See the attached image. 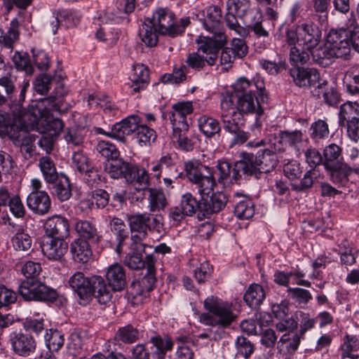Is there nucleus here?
I'll list each match as a JSON object with an SVG mask.
<instances>
[{
  "mask_svg": "<svg viewBox=\"0 0 359 359\" xmlns=\"http://www.w3.org/2000/svg\"><path fill=\"white\" fill-rule=\"evenodd\" d=\"M237 114H255V124L261 126L260 117L264 114L265 105L269 103L270 97L262 78L255 76L252 79L239 78L233 85Z\"/></svg>",
  "mask_w": 359,
  "mask_h": 359,
  "instance_id": "f257e3e1",
  "label": "nucleus"
},
{
  "mask_svg": "<svg viewBox=\"0 0 359 359\" xmlns=\"http://www.w3.org/2000/svg\"><path fill=\"white\" fill-rule=\"evenodd\" d=\"M20 271L25 277L18 287L19 294L23 299L55 304L59 308L66 306L67 298L37 278L41 271L39 263L27 261L21 266Z\"/></svg>",
  "mask_w": 359,
  "mask_h": 359,
  "instance_id": "f03ea898",
  "label": "nucleus"
},
{
  "mask_svg": "<svg viewBox=\"0 0 359 359\" xmlns=\"http://www.w3.org/2000/svg\"><path fill=\"white\" fill-rule=\"evenodd\" d=\"M278 163L276 153L268 148H259L253 152H243L241 159L233 164V180L241 185L252 177L259 180L264 174L272 172Z\"/></svg>",
  "mask_w": 359,
  "mask_h": 359,
  "instance_id": "7ed1b4c3",
  "label": "nucleus"
},
{
  "mask_svg": "<svg viewBox=\"0 0 359 359\" xmlns=\"http://www.w3.org/2000/svg\"><path fill=\"white\" fill-rule=\"evenodd\" d=\"M68 107L64 104L62 99L55 97H48L38 100L32 106L29 121L37 128H41L46 132L57 137L64 129L65 123L62 119L54 117V113L66 114Z\"/></svg>",
  "mask_w": 359,
  "mask_h": 359,
  "instance_id": "20e7f679",
  "label": "nucleus"
},
{
  "mask_svg": "<svg viewBox=\"0 0 359 359\" xmlns=\"http://www.w3.org/2000/svg\"><path fill=\"white\" fill-rule=\"evenodd\" d=\"M203 308L206 312L199 314L198 320L206 326L227 329L238 318L233 304L217 296L210 295L205 298Z\"/></svg>",
  "mask_w": 359,
  "mask_h": 359,
  "instance_id": "39448f33",
  "label": "nucleus"
},
{
  "mask_svg": "<svg viewBox=\"0 0 359 359\" xmlns=\"http://www.w3.org/2000/svg\"><path fill=\"white\" fill-rule=\"evenodd\" d=\"M322 38V30L312 21L296 24L285 30V41L288 45H299L306 50L317 47Z\"/></svg>",
  "mask_w": 359,
  "mask_h": 359,
  "instance_id": "423d86ee",
  "label": "nucleus"
},
{
  "mask_svg": "<svg viewBox=\"0 0 359 359\" xmlns=\"http://www.w3.org/2000/svg\"><path fill=\"white\" fill-rule=\"evenodd\" d=\"M149 20L156 26L159 34L172 38L182 35L191 23L189 17L177 20L175 13L168 7L156 8Z\"/></svg>",
  "mask_w": 359,
  "mask_h": 359,
  "instance_id": "0eeeda50",
  "label": "nucleus"
},
{
  "mask_svg": "<svg viewBox=\"0 0 359 359\" xmlns=\"http://www.w3.org/2000/svg\"><path fill=\"white\" fill-rule=\"evenodd\" d=\"M323 166L330 181L338 187H344L346 172L349 164L344 161L342 148L335 143L327 145L323 151Z\"/></svg>",
  "mask_w": 359,
  "mask_h": 359,
  "instance_id": "6e6552de",
  "label": "nucleus"
},
{
  "mask_svg": "<svg viewBox=\"0 0 359 359\" xmlns=\"http://www.w3.org/2000/svg\"><path fill=\"white\" fill-rule=\"evenodd\" d=\"M127 220L131 231L130 240L142 243L148 231L161 233L163 231V217L161 215L136 213L127 215Z\"/></svg>",
  "mask_w": 359,
  "mask_h": 359,
  "instance_id": "1a4fd4ad",
  "label": "nucleus"
},
{
  "mask_svg": "<svg viewBox=\"0 0 359 359\" xmlns=\"http://www.w3.org/2000/svg\"><path fill=\"white\" fill-rule=\"evenodd\" d=\"M197 51L189 53L187 57V66L195 71H201L206 65L213 66L218 58V54L222 48L213 44L208 38L200 35L196 39Z\"/></svg>",
  "mask_w": 359,
  "mask_h": 359,
  "instance_id": "9d476101",
  "label": "nucleus"
},
{
  "mask_svg": "<svg viewBox=\"0 0 359 359\" xmlns=\"http://www.w3.org/2000/svg\"><path fill=\"white\" fill-rule=\"evenodd\" d=\"M198 18L203 27L212 34L204 36L208 38L212 43L222 47L227 43V36L222 22V11L219 6H208L205 11L198 15Z\"/></svg>",
  "mask_w": 359,
  "mask_h": 359,
  "instance_id": "9b49d317",
  "label": "nucleus"
},
{
  "mask_svg": "<svg viewBox=\"0 0 359 359\" xmlns=\"http://www.w3.org/2000/svg\"><path fill=\"white\" fill-rule=\"evenodd\" d=\"M185 175L188 180L198 186V191L204 194L212 190L216 185L212 168L196 160L184 163Z\"/></svg>",
  "mask_w": 359,
  "mask_h": 359,
  "instance_id": "f8f14e48",
  "label": "nucleus"
},
{
  "mask_svg": "<svg viewBox=\"0 0 359 359\" xmlns=\"http://www.w3.org/2000/svg\"><path fill=\"white\" fill-rule=\"evenodd\" d=\"M304 154L306 161L311 168L304 172L299 182L291 184L292 190L299 193L306 192L312 188L320 176L319 171L316 168L321 164L323 165L324 163L323 154H321L316 148L307 149Z\"/></svg>",
  "mask_w": 359,
  "mask_h": 359,
  "instance_id": "ddd939ff",
  "label": "nucleus"
},
{
  "mask_svg": "<svg viewBox=\"0 0 359 359\" xmlns=\"http://www.w3.org/2000/svg\"><path fill=\"white\" fill-rule=\"evenodd\" d=\"M221 121L224 130L230 135L229 146L232 148L246 142L250 133L245 130V124L241 114L233 111L230 114L222 113Z\"/></svg>",
  "mask_w": 359,
  "mask_h": 359,
  "instance_id": "4468645a",
  "label": "nucleus"
},
{
  "mask_svg": "<svg viewBox=\"0 0 359 359\" xmlns=\"http://www.w3.org/2000/svg\"><path fill=\"white\" fill-rule=\"evenodd\" d=\"M116 8L118 13L112 11L102 10L97 12L93 18V23L100 25L102 24H119L126 19V15L133 13L135 8V0H117Z\"/></svg>",
  "mask_w": 359,
  "mask_h": 359,
  "instance_id": "2eb2a0df",
  "label": "nucleus"
},
{
  "mask_svg": "<svg viewBox=\"0 0 359 359\" xmlns=\"http://www.w3.org/2000/svg\"><path fill=\"white\" fill-rule=\"evenodd\" d=\"M8 343L13 352L20 357H29L36 349L37 341L31 334L22 330L13 331L9 334Z\"/></svg>",
  "mask_w": 359,
  "mask_h": 359,
  "instance_id": "dca6fc26",
  "label": "nucleus"
},
{
  "mask_svg": "<svg viewBox=\"0 0 359 359\" xmlns=\"http://www.w3.org/2000/svg\"><path fill=\"white\" fill-rule=\"evenodd\" d=\"M348 33L350 30L346 28L332 29L327 36V42L337 58H349L352 45Z\"/></svg>",
  "mask_w": 359,
  "mask_h": 359,
  "instance_id": "f3484780",
  "label": "nucleus"
},
{
  "mask_svg": "<svg viewBox=\"0 0 359 359\" xmlns=\"http://www.w3.org/2000/svg\"><path fill=\"white\" fill-rule=\"evenodd\" d=\"M104 171L113 180L131 181L134 179L135 164L121 156L113 161L103 163Z\"/></svg>",
  "mask_w": 359,
  "mask_h": 359,
  "instance_id": "a211bd4d",
  "label": "nucleus"
},
{
  "mask_svg": "<svg viewBox=\"0 0 359 359\" xmlns=\"http://www.w3.org/2000/svg\"><path fill=\"white\" fill-rule=\"evenodd\" d=\"M202 196L203 213L201 216L210 218L212 215L217 214L222 210L229 201L228 195L224 191H213L212 190L198 192Z\"/></svg>",
  "mask_w": 359,
  "mask_h": 359,
  "instance_id": "6ab92c4d",
  "label": "nucleus"
},
{
  "mask_svg": "<svg viewBox=\"0 0 359 359\" xmlns=\"http://www.w3.org/2000/svg\"><path fill=\"white\" fill-rule=\"evenodd\" d=\"M290 76L295 86L303 88H314L321 83L319 72L312 67H292L289 70Z\"/></svg>",
  "mask_w": 359,
  "mask_h": 359,
  "instance_id": "aec40b11",
  "label": "nucleus"
},
{
  "mask_svg": "<svg viewBox=\"0 0 359 359\" xmlns=\"http://www.w3.org/2000/svg\"><path fill=\"white\" fill-rule=\"evenodd\" d=\"M140 123V117L138 115H130L115 123L111 126L112 139L126 144V137L135 132Z\"/></svg>",
  "mask_w": 359,
  "mask_h": 359,
  "instance_id": "412c9836",
  "label": "nucleus"
},
{
  "mask_svg": "<svg viewBox=\"0 0 359 359\" xmlns=\"http://www.w3.org/2000/svg\"><path fill=\"white\" fill-rule=\"evenodd\" d=\"M45 238L66 239L69 236V219L61 215L48 217L44 223Z\"/></svg>",
  "mask_w": 359,
  "mask_h": 359,
  "instance_id": "4be33fe9",
  "label": "nucleus"
},
{
  "mask_svg": "<svg viewBox=\"0 0 359 359\" xmlns=\"http://www.w3.org/2000/svg\"><path fill=\"white\" fill-rule=\"evenodd\" d=\"M156 258L154 255L149 254L147 258V273L137 283L138 288L136 290L135 296L147 297L149 293L154 290L156 282L155 264Z\"/></svg>",
  "mask_w": 359,
  "mask_h": 359,
  "instance_id": "5701e85b",
  "label": "nucleus"
},
{
  "mask_svg": "<svg viewBox=\"0 0 359 359\" xmlns=\"http://www.w3.org/2000/svg\"><path fill=\"white\" fill-rule=\"evenodd\" d=\"M41 248L48 259L57 261L61 259L67 252L68 243L62 238H43Z\"/></svg>",
  "mask_w": 359,
  "mask_h": 359,
  "instance_id": "b1692460",
  "label": "nucleus"
},
{
  "mask_svg": "<svg viewBox=\"0 0 359 359\" xmlns=\"http://www.w3.org/2000/svg\"><path fill=\"white\" fill-rule=\"evenodd\" d=\"M306 273L304 270L301 269L298 265L296 267H292L290 271H285L280 270H276L273 274V281L278 285L282 287H290V281L291 277L294 276L295 283L298 285L310 287L311 283L307 280L303 279L305 277Z\"/></svg>",
  "mask_w": 359,
  "mask_h": 359,
  "instance_id": "393cba45",
  "label": "nucleus"
},
{
  "mask_svg": "<svg viewBox=\"0 0 359 359\" xmlns=\"http://www.w3.org/2000/svg\"><path fill=\"white\" fill-rule=\"evenodd\" d=\"M311 93L318 98H320L322 95L323 102L328 107L337 108L341 102V93L338 89L333 86L328 85L327 80H323L321 83H319L311 90Z\"/></svg>",
  "mask_w": 359,
  "mask_h": 359,
  "instance_id": "a878e982",
  "label": "nucleus"
},
{
  "mask_svg": "<svg viewBox=\"0 0 359 359\" xmlns=\"http://www.w3.org/2000/svg\"><path fill=\"white\" fill-rule=\"evenodd\" d=\"M90 285V300L94 297L100 304H106L111 301L113 290L102 276H91Z\"/></svg>",
  "mask_w": 359,
  "mask_h": 359,
  "instance_id": "bb28decb",
  "label": "nucleus"
},
{
  "mask_svg": "<svg viewBox=\"0 0 359 359\" xmlns=\"http://www.w3.org/2000/svg\"><path fill=\"white\" fill-rule=\"evenodd\" d=\"M27 207L35 214L44 215L47 214L51 206L49 195L45 191H32L27 197Z\"/></svg>",
  "mask_w": 359,
  "mask_h": 359,
  "instance_id": "cd10ccee",
  "label": "nucleus"
},
{
  "mask_svg": "<svg viewBox=\"0 0 359 359\" xmlns=\"http://www.w3.org/2000/svg\"><path fill=\"white\" fill-rule=\"evenodd\" d=\"M105 277L107 283L114 292L122 291L127 285L126 269L118 263H114L107 267Z\"/></svg>",
  "mask_w": 359,
  "mask_h": 359,
  "instance_id": "c85d7f7f",
  "label": "nucleus"
},
{
  "mask_svg": "<svg viewBox=\"0 0 359 359\" xmlns=\"http://www.w3.org/2000/svg\"><path fill=\"white\" fill-rule=\"evenodd\" d=\"M146 245L143 243H137L131 241L130 250L124 259V264L128 266V268L133 270H140L147 268V258L148 255H146L145 259L142 258V253L145 250Z\"/></svg>",
  "mask_w": 359,
  "mask_h": 359,
  "instance_id": "c756f323",
  "label": "nucleus"
},
{
  "mask_svg": "<svg viewBox=\"0 0 359 359\" xmlns=\"http://www.w3.org/2000/svg\"><path fill=\"white\" fill-rule=\"evenodd\" d=\"M148 344H152L150 348L151 351H149L150 357L152 359H165L168 351H172L174 346V343L169 336L162 337L158 334L151 336Z\"/></svg>",
  "mask_w": 359,
  "mask_h": 359,
  "instance_id": "7c9ffc66",
  "label": "nucleus"
},
{
  "mask_svg": "<svg viewBox=\"0 0 359 359\" xmlns=\"http://www.w3.org/2000/svg\"><path fill=\"white\" fill-rule=\"evenodd\" d=\"M74 229L79 236L78 238L86 240L92 245L98 244L102 238L96 225L87 219L77 220L74 224Z\"/></svg>",
  "mask_w": 359,
  "mask_h": 359,
  "instance_id": "2f4dec72",
  "label": "nucleus"
},
{
  "mask_svg": "<svg viewBox=\"0 0 359 359\" xmlns=\"http://www.w3.org/2000/svg\"><path fill=\"white\" fill-rule=\"evenodd\" d=\"M69 286L77 294L81 301L80 304H86L90 301V278H87L82 272H76L69 280Z\"/></svg>",
  "mask_w": 359,
  "mask_h": 359,
  "instance_id": "473e14b6",
  "label": "nucleus"
},
{
  "mask_svg": "<svg viewBox=\"0 0 359 359\" xmlns=\"http://www.w3.org/2000/svg\"><path fill=\"white\" fill-rule=\"evenodd\" d=\"M91 243L83 238H76L70 244V253L75 262L87 263L93 255Z\"/></svg>",
  "mask_w": 359,
  "mask_h": 359,
  "instance_id": "72a5a7b5",
  "label": "nucleus"
},
{
  "mask_svg": "<svg viewBox=\"0 0 359 359\" xmlns=\"http://www.w3.org/2000/svg\"><path fill=\"white\" fill-rule=\"evenodd\" d=\"M266 299L263 287L258 283H251L243 294L245 303L252 309L257 310Z\"/></svg>",
  "mask_w": 359,
  "mask_h": 359,
  "instance_id": "f704fd0d",
  "label": "nucleus"
},
{
  "mask_svg": "<svg viewBox=\"0 0 359 359\" xmlns=\"http://www.w3.org/2000/svg\"><path fill=\"white\" fill-rule=\"evenodd\" d=\"M133 73L130 77L133 93L144 90L149 83V69L142 64L133 66Z\"/></svg>",
  "mask_w": 359,
  "mask_h": 359,
  "instance_id": "c9c22d12",
  "label": "nucleus"
},
{
  "mask_svg": "<svg viewBox=\"0 0 359 359\" xmlns=\"http://www.w3.org/2000/svg\"><path fill=\"white\" fill-rule=\"evenodd\" d=\"M203 205L202 196H201L200 200H198L189 192L185 193L182 196L180 206H182L184 212L187 217H192L196 215L198 220H203L205 217L201 215L203 213Z\"/></svg>",
  "mask_w": 359,
  "mask_h": 359,
  "instance_id": "e433bc0d",
  "label": "nucleus"
},
{
  "mask_svg": "<svg viewBox=\"0 0 359 359\" xmlns=\"http://www.w3.org/2000/svg\"><path fill=\"white\" fill-rule=\"evenodd\" d=\"M51 194L60 201H66L72 196L71 183L68 177L61 175L54 182L48 184Z\"/></svg>",
  "mask_w": 359,
  "mask_h": 359,
  "instance_id": "4c0bfd02",
  "label": "nucleus"
},
{
  "mask_svg": "<svg viewBox=\"0 0 359 359\" xmlns=\"http://www.w3.org/2000/svg\"><path fill=\"white\" fill-rule=\"evenodd\" d=\"M27 91L24 89H21L18 98L13 100L11 99L9 107L13 116L15 118L18 119L20 122H27L29 121V118H31L29 111L32 107L37 101L32 102L29 105L27 110L23 107V103L25 99V95Z\"/></svg>",
  "mask_w": 359,
  "mask_h": 359,
  "instance_id": "58836bf2",
  "label": "nucleus"
},
{
  "mask_svg": "<svg viewBox=\"0 0 359 359\" xmlns=\"http://www.w3.org/2000/svg\"><path fill=\"white\" fill-rule=\"evenodd\" d=\"M158 32L156 26L150 21L149 18H144L139 29V36L142 41L147 47H154L157 45Z\"/></svg>",
  "mask_w": 359,
  "mask_h": 359,
  "instance_id": "ea45409f",
  "label": "nucleus"
},
{
  "mask_svg": "<svg viewBox=\"0 0 359 359\" xmlns=\"http://www.w3.org/2000/svg\"><path fill=\"white\" fill-rule=\"evenodd\" d=\"M110 229L116 238L117 245L116 251L121 254L124 242L128 238L129 231L123 220L118 217H114L109 222Z\"/></svg>",
  "mask_w": 359,
  "mask_h": 359,
  "instance_id": "a19ab883",
  "label": "nucleus"
},
{
  "mask_svg": "<svg viewBox=\"0 0 359 359\" xmlns=\"http://www.w3.org/2000/svg\"><path fill=\"white\" fill-rule=\"evenodd\" d=\"M198 125L200 131L206 138H212L216 135H219L222 126L219 121L209 116L203 115L198 118Z\"/></svg>",
  "mask_w": 359,
  "mask_h": 359,
  "instance_id": "79ce46f5",
  "label": "nucleus"
},
{
  "mask_svg": "<svg viewBox=\"0 0 359 359\" xmlns=\"http://www.w3.org/2000/svg\"><path fill=\"white\" fill-rule=\"evenodd\" d=\"M86 333L80 329H75L69 335L67 350L69 354L76 356L81 354L87 341Z\"/></svg>",
  "mask_w": 359,
  "mask_h": 359,
  "instance_id": "37998d69",
  "label": "nucleus"
},
{
  "mask_svg": "<svg viewBox=\"0 0 359 359\" xmlns=\"http://www.w3.org/2000/svg\"><path fill=\"white\" fill-rule=\"evenodd\" d=\"M39 137L36 135L29 133L22 126H20L13 137L11 139L15 146H25L27 147L26 151L31 152L33 150V143Z\"/></svg>",
  "mask_w": 359,
  "mask_h": 359,
  "instance_id": "c03bdc74",
  "label": "nucleus"
},
{
  "mask_svg": "<svg viewBox=\"0 0 359 359\" xmlns=\"http://www.w3.org/2000/svg\"><path fill=\"white\" fill-rule=\"evenodd\" d=\"M12 247L15 251L27 252L32 245V238L28 232L19 227L11 239Z\"/></svg>",
  "mask_w": 359,
  "mask_h": 359,
  "instance_id": "a18cd8bd",
  "label": "nucleus"
},
{
  "mask_svg": "<svg viewBox=\"0 0 359 359\" xmlns=\"http://www.w3.org/2000/svg\"><path fill=\"white\" fill-rule=\"evenodd\" d=\"M309 50L311 51L313 62L323 67L327 66L330 60L336 57L330 43L327 41L324 47L317 46Z\"/></svg>",
  "mask_w": 359,
  "mask_h": 359,
  "instance_id": "49530a36",
  "label": "nucleus"
},
{
  "mask_svg": "<svg viewBox=\"0 0 359 359\" xmlns=\"http://www.w3.org/2000/svg\"><path fill=\"white\" fill-rule=\"evenodd\" d=\"M39 166L47 184L54 182L55 180H57L60 177L57 171L54 161L48 156H42L39 158Z\"/></svg>",
  "mask_w": 359,
  "mask_h": 359,
  "instance_id": "de8ad7c7",
  "label": "nucleus"
},
{
  "mask_svg": "<svg viewBox=\"0 0 359 359\" xmlns=\"http://www.w3.org/2000/svg\"><path fill=\"white\" fill-rule=\"evenodd\" d=\"M233 212L240 219H249L255 215V203L250 198L243 196L241 200L236 203Z\"/></svg>",
  "mask_w": 359,
  "mask_h": 359,
  "instance_id": "09e8293b",
  "label": "nucleus"
},
{
  "mask_svg": "<svg viewBox=\"0 0 359 359\" xmlns=\"http://www.w3.org/2000/svg\"><path fill=\"white\" fill-rule=\"evenodd\" d=\"M303 136V133L300 130H284L278 133L279 142L295 150H299L298 144L302 142Z\"/></svg>",
  "mask_w": 359,
  "mask_h": 359,
  "instance_id": "8fccbe9b",
  "label": "nucleus"
},
{
  "mask_svg": "<svg viewBox=\"0 0 359 359\" xmlns=\"http://www.w3.org/2000/svg\"><path fill=\"white\" fill-rule=\"evenodd\" d=\"M139 339V331L131 324L119 327L116 330L114 340L124 344H133Z\"/></svg>",
  "mask_w": 359,
  "mask_h": 359,
  "instance_id": "3c124183",
  "label": "nucleus"
},
{
  "mask_svg": "<svg viewBox=\"0 0 359 359\" xmlns=\"http://www.w3.org/2000/svg\"><path fill=\"white\" fill-rule=\"evenodd\" d=\"M94 165L88 155L81 149H78L72 154V168L76 175Z\"/></svg>",
  "mask_w": 359,
  "mask_h": 359,
  "instance_id": "603ef678",
  "label": "nucleus"
},
{
  "mask_svg": "<svg viewBox=\"0 0 359 359\" xmlns=\"http://www.w3.org/2000/svg\"><path fill=\"white\" fill-rule=\"evenodd\" d=\"M77 177L83 183L91 188L97 187L104 180V177L95 165L81 172Z\"/></svg>",
  "mask_w": 359,
  "mask_h": 359,
  "instance_id": "864d4df0",
  "label": "nucleus"
},
{
  "mask_svg": "<svg viewBox=\"0 0 359 359\" xmlns=\"http://www.w3.org/2000/svg\"><path fill=\"white\" fill-rule=\"evenodd\" d=\"M22 327L25 332L35 334L39 336L45 330L44 318L39 313H35L32 316L26 318L22 322Z\"/></svg>",
  "mask_w": 359,
  "mask_h": 359,
  "instance_id": "5fc2aeb1",
  "label": "nucleus"
},
{
  "mask_svg": "<svg viewBox=\"0 0 359 359\" xmlns=\"http://www.w3.org/2000/svg\"><path fill=\"white\" fill-rule=\"evenodd\" d=\"M149 192L148 200L150 211H160L167 206L168 201L162 189L151 188L149 189Z\"/></svg>",
  "mask_w": 359,
  "mask_h": 359,
  "instance_id": "6e6d98bb",
  "label": "nucleus"
},
{
  "mask_svg": "<svg viewBox=\"0 0 359 359\" xmlns=\"http://www.w3.org/2000/svg\"><path fill=\"white\" fill-rule=\"evenodd\" d=\"M95 149L105 159L104 162L113 161L121 156V152L116 146L109 141H99L96 144Z\"/></svg>",
  "mask_w": 359,
  "mask_h": 359,
  "instance_id": "4d7b16f0",
  "label": "nucleus"
},
{
  "mask_svg": "<svg viewBox=\"0 0 359 359\" xmlns=\"http://www.w3.org/2000/svg\"><path fill=\"white\" fill-rule=\"evenodd\" d=\"M53 15H57V18L61 21V25L66 28H72L78 25L80 22V16L79 13L72 9H58L53 12Z\"/></svg>",
  "mask_w": 359,
  "mask_h": 359,
  "instance_id": "13d9d810",
  "label": "nucleus"
},
{
  "mask_svg": "<svg viewBox=\"0 0 359 359\" xmlns=\"http://www.w3.org/2000/svg\"><path fill=\"white\" fill-rule=\"evenodd\" d=\"M288 297L299 307H305L313 299L311 293L302 287H288L287 290Z\"/></svg>",
  "mask_w": 359,
  "mask_h": 359,
  "instance_id": "bf43d9fd",
  "label": "nucleus"
},
{
  "mask_svg": "<svg viewBox=\"0 0 359 359\" xmlns=\"http://www.w3.org/2000/svg\"><path fill=\"white\" fill-rule=\"evenodd\" d=\"M46 345L48 349V351L53 353L60 350L64 344L65 339L62 333L57 330H46L44 335Z\"/></svg>",
  "mask_w": 359,
  "mask_h": 359,
  "instance_id": "052dcab7",
  "label": "nucleus"
},
{
  "mask_svg": "<svg viewBox=\"0 0 359 359\" xmlns=\"http://www.w3.org/2000/svg\"><path fill=\"white\" fill-rule=\"evenodd\" d=\"M13 62L15 68L24 72L26 75L31 76L34 74V69L27 53L16 51L13 56Z\"/></svg>",
  "mask_w": 359,
  "mask_h": 359,
  "instance_id": "680f3d73",
  "label": "nucleus"
},
{
  "mask_svg": "<svg viewBox=\"0 0 359 359\" xmlns=\"http://www.w3.org/2000/svg\"><path fill=\"white\" fill-rule=\"evenodd\" d=\"M135 138L138 144L142 146L150 145L151 142H154L156 139V131L146 125L138 124L137 130H135Z\"/></svg>",
  "mask_w": 359,
  "mask_h": 359,
  "instance_id": "e2e57ef3",
  "label": "nucleus"
},
{
  "mask_svg": "<svg viewBox=\"0 0 359 359\" xmlns=\"http://www.w3.org/2000/svg\"><path fill=\"white\" fill-rule=\"evenodd\" d=\"M359 114V104L357 102L347 101L340 105L338 113L339 126H344V123L351 119Z\"/></svg>",
  "mask_w": 359,
  "mask_h": 359,
  "instance_id": "0e129e2a",
  "label": "nucleus"
},
{
  "mask_svg": "<svg viewBox=\"0 0 359 359\" xmlns=\"http://www.w3.org/2000/svg\"><path fill=\"white\" fill-rule=\"evenodd\" d=\"M20 126L14 123L8 113L0 111V137H8L11 140Z\"/></svg>",
  "mask_w": 359,
  "mask_h": 359,
  "instance_id": "69168bd1",
  "label": "nucleus"
},
{
  "mask_svg": "<svg viewBox=\"0 0 359 359\" xmlns=\"http://www.w3.org/2000/svg\"><path fill=\"white\" fill-rule=\"evenodd\" d=\"M193 105L191 102H178L172 106V111L169 112L170 121L176 119L187 118V115L192 114Z\"/></svg>",
  "mask_w": 359,
  "mask_h": 359,
  "instance_id": "338daca9",
  "label": "nucleus"
},
{
  "mask_svg": "<svg viewBox=\"0 0 359 359\" xmlns=\"http://www.w3.org/2000/svg\"><path fill=\"white\" fill-rule=\"evenodd\" d=\"M290 48V60L293 67L299 66V65H305L310 63L311 57V51L304 49L302 47V49L297 47V45H289Z\"/></svg>",
  "mask_w": 359,
  "mask_h": 359,
  "instance_id": "774afa93",
  "label": "nucleus"
}]
</instances>
